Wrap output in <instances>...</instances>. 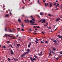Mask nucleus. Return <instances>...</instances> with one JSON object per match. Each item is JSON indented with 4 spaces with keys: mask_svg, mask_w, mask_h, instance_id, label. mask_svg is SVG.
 <instances>
[{
    "mask_svg": "<svg viewBox=\"0 0 62 62\" xmlns=\"http://www.w3.org/2000/svg\"><path fill=\"white\" fill-rule=\"evenodd\" d=\"M37 2H38V3H39V0H38V1Z\"/></svg>",
    "mask_w": 62,
    "mask_h": 62,
    "instance_id": "obj_53",
    "label": "nucleus"
},
{
    "mask_svg": "<svg viewBox=\"0 0 62 62\" xmlns=\"http://www.w3.org/2000/svg\"><path fill=\"white\" fill-rule=\"evenodd\" d=\"M24 21H25V22H26V23H29V20L28 19H27V20H25Z\"/></svg>",
    "mask_w": 62,
    "mask_h": 62,
    "instance_id": "obj_6",
    "label": "nucleus"
},
{
    "mask_svg": "<svg viewBox=\"0 0 62 62\" xmlns=\"http://www.w3.org/2000/svg\"><path fill=\"white\" fill-rule=\"evenodd\" d=\"M44 26H46H46H48L47 25H45V24H44Z\"/></svg>",
    "mask_w": 62,
    "mask_h": 62,
    "instance_id": "obj_34",
    "label": "nucleus"
},
{
    "mask_svg": "<svg viewBox=\"0 0 62 62\" xmlns=\"http://www.w3.org/2000/svg\"><path fill=\"white\" fill-rule=\"evenodd\" d=\"M17 47H19V46H20V44H18L17 45Z\"/></svg>",
    "mask_w": 62,
    "mask_h": 62,
    "instance_id": "obj_25",
    "label": "nucleus"
},
{
    "mask_svg": "<svg viewBox=\"0 0 62 62\" xmlns=\"http://www.w3.org/2000/svg\"><path fill=\"white\" fill-rule=\"evenodd\" d=\"M18 21L19 22H21V19H18Z\"/></svg>",
    "mask_w": 62,
    "mask_h": 62,
    "instance_id": "obj_22",
    "label": "nucleus"
},
{
    "mask_svg": "<svg viewBox=\"0 0 62 62\" xmlns=\"http://www.w3.org/2000/svg\"><path fill=\"white\" fill-rule=\"evenodd\" d=\"M40 14L41 15H44V14H43V13L42 12L40 13Z\"/></svg>",
    "mask_w": 62,
    "mask_h": 62,
    "instance_id": "obj_13",
    "label": "nucleus"
},
{
    "mask_svg": "<svg viewBox=\"0 0 62 62\" xmlns=\"http://www.w3.org/2000/svg\"><path fill=\"white\" fill-rule=\"evenodd\" d=\"M10 15H12V14H11V12H10Z\"/></svg>",
    "mask_w": 62,
    "mask_h": 62,
    "instance_id": "obj_62",
    "label": "nucleus"
},
{
    "mask_svg": "<svg viewBox=\"0 0 62 62\" xmlns=\"http://www.w3.org/2000/svg\"><path fill=\"white\" fill-rule=\"evenodd\" d=\"M18 60V59H16V61H17Z\"/></svg>",
    "mask_w": 62,
    "mask_h": 62,
    "instance_id": "obj_59",
    "label": "nucleus"
},
{
    "mask_svg": "<svg viewBox=\"0 0 62 62\" xmlns=\"http://www.w3.org/2000/svg\"><path fill=\"white\" fill-rule=\"evenodd\" d=\"M49 55H51V52H50L49 53Z\"/></svg>",
    "mask_w": 62,
    "mask_h": 62,
    "instance_id": "obj_48",
    "label": "nucleus"
},
{
    "mask_svg": "<svg viewBox=\"0 0 62 62\" xmlns=\"http://www.w3.org/2000/svg\"><path fill=\"white\" fill-rule=\"evenodd\" d=\"M31 18H32V19H33V16H31Z\"/></svg>",
    "mask_w": 62,
    "mask_h": 62,
    "instance_id": "obj_51",
    "label": "nucleus"
},
{
    "mask_svg": "<svg viewBox=\"0 0 62 62\" xmlns=\"http://www.w3.org/2000/svg\"><path fill=\"white\" fill-rule=\"evenodd\" d=\"M3 8H5V5H4V4H3Z\"/></svg>",
    "mask_w": 62,
    "mask_h": 62,
    "instance_id": "obj_44",
    "label": "nucleus"
},
{
    "mask_svg": "<svg viewBox=\"0 0 62 62\" xmlns=\"http://www.w3.org/2000/svg\"><path fill=\"white\" fill-rule=\"evenodd\" d=\"M59 53L60 54H62V51H60V52Z\"/></svg>",
    "mask_w": 62,
    "mask_h": 62,
    "instance_id": "obj_24",
    "label": "nucleus"
},
{
    "mask_svg": "<svg viewBox=\"0 0 62 62\" xmlns=\"http://www.w3.org/2000/svg\"><path fill=\"white\" fill-rule=\"evenodd\" d=\"M10 43V41H7V44H8V43Z\"/></svg>",
    "mask_w": 62,
    "mask_h": 62,
    "instance_id": "obj_21",
    "label": "nucleus"
},
{
    "mask_svg": "<svg viewBox=\"0 0 62 62\" xmlns=\"http://www.w3.org/2000/svg\"><path fill=\"white\" fill-rule=\"evenodd\" d=\"M53 51H56V48L54 47L53 48Z\"/></svg>",
    "mask_w": 62,
    "mask_h": 62,
    "instance_id": "obj_12",
    "label": "nucleus"
},
{
    "mask_svg": "<svg viewBox=\"0 0 62 62\" xmlns=\"http://www.w3.org/2000/svg\"><path fill=\"white\" fill-rule=\"evenodd\" d=\"M21 26H22L23 27H24V25H23V24H22L21 25Z\"/></svg>",
    "mask_w": 62,
    "mask_h": 62,
    "instance_id": "obj_45",
    "label": "nucleus"
},
{
    "mask_svg": "<svg viewBox=\"0 0 62 62\" xmlns=\"http://www.w3.org/2000/svg\"><path fill=\"white\" fill-rule=\"evenodd\" d=\"M7 35L8 37H10V38H11L12 39H15V38H16V37H15V36H12L8 35Z\"/></svg>",
    "mask_w": 62,
    "mask_h": 62,
    "instance_id": "obj_4",
    "label": "nucleus"
},
{
    "mask_svg": "<svg viewBox=\"0 0 62 62\" xmlns=\"http://www.w3.org/2000/svg\"><path fill=\"white\" fill-rule=\"evenodd\" d=\"M9 16V14H7L5 16V17H8Z\"/></svg>",
    "mask_w": 62,
    "mask_h": 62,
    "instance_id": "obj_15",
    "label": "nucleus"
},
{
    "mask_svg": "<svg viewBox=\"0 0 62 62\" xmlns=\"http://www.w3.org/2000/svg\"><path fill=\"white\" fill-rule=\"evenodd\" d=\"M45 43H46V44H48V41H45Z\"/></svg>",
    "mask_w": 62,
    "mask_h": 62,
    "instance_id": "obj_18",
    "label": "nucleus"
},
{
    "mask_svg": "<svg viewBox=\"0 0 62 62\" xmlns=\"http://www.w3.org/2000/svg\"><path fill=\"white\" fill-rule=\"evenodd\" d=\"M30 22L31 23H32L31 24V25H36V24H34L35 23V22H33L32 21V20H30Z\"/></svg>",
    "mask_w": 62,
    "mask_h": 62,
    "instance_id": "obj_2",
    "label": "nucleus"
},
{
    "mask_svg": "<svg viewBox=\"0 0 62 62\" xmlns=\"http://www.w3.org/2000/svg\"><path fill=\"white\" fill-rule=\"evenodd\" d=\"M20 30V28H18L17 29V30Z\"/></svg>",
    "mask_w": 62,
    "mask_h": 62,
    "instance_id": "obj_55",
    "label": "nucleus"
},
{
    "mask_svg": "<svg viewBox=\"0 0 62 62\" xmlns=\"http://www.w3.org/2000/svg\"><path fill=\"white\" fill-rule=\"evenodd\" d=\"M48 15L49 16H50V17H51V16H52V15L50 14H48Z\"/></svg>",
    "mask_w": 62,
    "mask_h": 62,
    "instance_id": "obj_30",
    "label": "nucleus"
},
{
    "mask_svg": "<svg viewBox=\"0 0 62 62\" xmlns=\"http://www.w3.org/2000/svg\"><path fill=\"white\" fill-rule=\"evenodd\" d=\"M31 43H31V42L30 43V44H30V45H32V44H31Z\"/></svg>",
    "mask_w": 62,
    "mask_h": 62,
    "instance_id": "obj_57",
    "label": "nucleus"
},
{
    "mask_svg": "<svg viewBox=\"0 0 62 62\" xmlns=\"http://www.w3.org/2000/svg\"><path fill=\"white\" fill-rule=\"evenodd\" d=\"M5 31H7V28L6 27L5 28Z\"/></svg>",
    "mask_w": 62,
    "mask_h": 62,
    "instance_id": "obj_20",
    "label": "nucleus"
},
{
    "mask_svg": "<svg viewBox=\"0 0 62 62\" xmlns=\"http://www.w3.org/2000/svg\"><path fill=\"white\" fill-rule=\"evenodd\" d=\"M35 30L36 31H38V29H35Z\"/></svg>",
    "mask_w": 62,
    "mask_h": 62,
    "instance_id": "obj_58",
    "label": "nucleus"
},
{
    "mask_svg": "<svg viewBox=\"0 0 62 62\" xmlns=\"http://www.w3.org/2000/svg\"><path fill=\"white\" fill-rule=\"evenodd\" d=\"M10 45V46L11 47V48H13V46H12V45Z\"/></svg>",
    "mask_w": 62,
    "mask_h": 62,
    "instance_id": "obj_27",
    "label": "nucleus"
},
{
    "mask_svg": "<svg viewBox=\"0 0 62 62\" xmlns=\"http://www.w3.org/2000/svg\"><path fill=\"white\" fill-rule=\"evenodd\" d=\"M34 56L35 58H37V57H38L37 56H36L35 55H34Z\"/></svg>",
    "mask_w": 62,
    "mask_h": 62,
    "instance_id": "obj_49",
    "label": "nucleus"
},
{
    "mask_svg": "<svg viewBox=\"0 0 62 62\" xmlns=\"http://www.w3.org/2000/svg\"><path fill=\"white\" fill-rule=\"evenodd\" d=\"M8 61H10V59H9V58H8Z\"/></svg>",
    "mask_w": 62,
    "mask_h": 62,
    "instance_id": "obj_28",
    "label": "nucleus"
},
{
    "mask_svg": "<svg viewBox=\"0 0 62 62\" xmlns=\"http://www.w3.org/2000/svg\"><path fill=\"white\" fill-rule=\"evenodd\" d=\"M56 2H55L54 4V5H55V6H56V8H57V7H59V5L58 3H57V5H56Z\"/></svg>",
    "mask_w": 62,
    "mask_h": 62,
    "instance_id": "obj_3",
    "label": "nucleus"
},
{
    "mask_svg": "<svg viewBox=\"0 0 62 62\" xmlns=\"http://www.w3.org/2000/svg\"><path fill=\"white\" fill-rule=\"evenodd\" d=\"M28 46L29 47H30V45H28Z\"/></svg>",
    "mask_w": 62,
    "mask_h": 62,
    "instance_id": "obj_43",
    "label": "nucleus"
},
{
    "mask_svg": "<svg viewBox=\"0 0 62 62\" xmlns=\"http://www.w3.org/2000/svg\"><path fill=\"white\" fill-rule=\"evenodd\" d=\"M8 34H5L6 37H7V36H8Z\"/></svg>",
    "mask_w": 62,
    "mask_h": 62,
    "instance_id": "obj_47",
    "label": "nucleus"
},
{
    "mask_svg": "<svg viewBox=\"0 0 62 62\" xmlns=\"http://www.w3.org/2000/svg\"><path fill=\"white\" fill-rule=\"evenodd\" d=\"M36 60V58H33V61H35V60Z\"/></svg>",
    "mask_w": 62,
    "mask_h": 62,
    "instance_id": "obj_29",
    "label": "nucleus"
},
{
    "mask_svg": "<svg viewBox=\"0 0 62 62\" xmlns=\"http://www.w3.org/2000/svg\"><path fill=\"white\" fill-rule=\"evenodd\" d=\"M25 58L26 59V58H27V56L25 57Z\"/></svg>",
    "mask_w": 62,
    "mask_h": 62,
    "instance_id": "obj_60",
    "label": "nucleus"
},
{
    "mask_svg": "<svg viewBox=\"0 0 62 62\" xmlns=\"http://www.w3.org/2000/svg\"><path fill=\"white\" fill-rule=\"evenodd\" d=\"M60 18H58L56 20V22H58V21H59L60 20Z\"/></svg>",
    "mask_w": 62,
    "mask_h": 62,
    "instance_id": "obj_7",
    "label": "nucleus"
},
{
    "mask_svg": "<svg viewBox=\"0 0 62 62\" xmlns=\"http://www.w3.org/2000/svg\"><path fill=\"white\" fill-rule=\"evenodd\" d=\"M51 53L53 54H54V52L53 51H52Z\"/></svg>",
    "mask_w": 62,
    "mask_h": 62,
    "instance_id": "obj_19",
    "label": "nucleus"
},
{
    "mask_svg": "<svg viewBox=\"0 0 62 62\" xmlns=\"http://www.w3.org/2000/svg\"><path fill=\"white\" fill-rule=\"evenodd\" d=\"M38 3L39 4H40V5H41V3H40L39 2Z\"/></svg>",
    "mask_w": 62,
    "mask_h": 62,
    "instance_id": "obj_56",
    "label": "nucleus"
},
{
    "mask_svg": "<svg viewBox=\"0 0 62 62\" xmlns=\"http://www.w3.org/2000/svg\"><path fill=\"white\" fill-rule=\"evenodd\" d=\"M41 43H42L44 44V42L42 41H41Z\"/></svg>",
    "mask_w": 62,
    "mask_h": 62,
    "instance_id": "obj_40",
    "label": "nucleus"
},
{
    "mask_svg": "<svg viewBox=\"0 0 62 62\" xmlns=\"http://www.w3.org/2000/svg\"><path fill=\"white\" fill-rule=\"evenodd\" d=\"M13 59H14V60H15V61H16V59H15V58L13 57Z\"/></svg>",
    "mask_w": 62,
    "mask_h": 62,
    "instance_id": "obj_31",
    "label": "nucleus"
},
{
    "mask_svg": "<svg viewBox=\"0 0 62 62\" xmlns=\"http://www.w3.org/2000/svg\"><path fill=\"white\" fill-rule=\"evenodd\" d=\"M33 34H37V33H33Z\"/></svg>",
    "mask_w": 62,
    "mask_h": 62,
    "instance_id": "obj_46",
    "label": "nucleus"
},
{
    "mask_svg": "<svg viewBox=\"0 0 62 62\" xmlns=\"http://www.w3.org/2000/svg\"><path fill=\"white\" fill-rule=\"evenodd\" d=\"M59 58H56V60H58Z\"/></svg>",
    "mask_w": 62,
    "mask_h": 62,
    "instance_id": "obj_50",
    "label": "nucleus"
},
{
    "mask_svg": "<svg viewBox=\"0 0 62 62\" xmlns=\"http://www.w3.org/2000/svg\"><path fill=\"white\" fill-rule=\"evenodd\" d=\"M32 20L33 21H32V22H35V19L34 18H32Z\"/></svg>",
    "mask_w": 62,
    "mask_h": 62,
    "instance_id": "obj_16",
    "label": "nucleus"
},
{
    "mask_svg": "<svg viewBox=\"0 0 62 62\" xmlns=\"http://www.w3.org/2000/svg\"><path fill=\"white\" fill-rule=\"evenodd\" d=\"M11 54L13 55V54H14L13 52V51H12V50H11Z\"/></svg>",
    "mask_w": 62,
    "mask_h": 62,
    "instance_id": "obj_9",
    "label": "nucleus"
},
{
    "mask_svg": "<svg viewBox=\"0 0 62 62\" xmlns=\"http://www.w3.org/2000/svg\"><path fill=\"white\" fill-rule=\"evenodd\" d=\"M57 36L58 37H59V38H60V39H62V36H61V35H58Z\"/></svg>",
    "mask_w": 62,
    "mask_h": 62,
    "instance_id": "obj_8",
    "label": "nucleus"
},
{
    "mask_svg": "<svg viewBox=\"0 0 62 62\" xmlns=\"http://www.w3.org/2000/svg\"><path fill=\"white\" fill-rule=\"evenodd\" d=\"M22 1L23 2V4H24L25 3H24V1H23V0H22Z\"/></svg>",
    "mask_w": 62,
    "mask_h": 62,
    "instance_id": "obj_38",
    "label": "nucleus"
},
{
    "mask_svg": "<svg viewBox=\"0 0 62 62\" xmlns=\"http://www.w3.org/2000/svg\"><path fill=\"white\" fill-rule=\"evenodd\" d=\"M46 25H48V23L47 22L46 23Z\"/></svg>",
    "mask_w": 62,
    "mask_h": 62,
    "instance_id": "obj_54",
    "label": "nucleus"
},
{
    "mask_svg": "<svg viewBox=\"0 0 62 62\" xmlns=\"http://www.w3.org/2000/svg\"><path fill=\"white\" fill-rule=\"evenodd\" d=\"M41 33H42V34H44V32H43V31H42Z\"/></svg>",
    "mask_w": 62,
    "mask_h": 62,
    "instance_id": "obj_52",
    "label": "nucleus"
},
{
    "mask_svg": "<svg viewBox=\"0 0 62 62\" xmlns=\"http://www.w3.org/2000/svg\"><path fill=\"white\" fill-rule=\"evenodd\" d=\"M61 8H62V5H61Z\"/></svg>",
    "mask_w": 62,
    "mask_h": 62,
    "instance_id": "obj_61",
    "label": "nucleus"
},
{
    "mask_svg": "<svg viewBox=\"0 0 62 62\" xmlns=\"http://www.w3.org/2000/svg\"><path fill=\"white\" fill-rule=\"evenodd\" d=\"M26 51H28L25 52L23 53V54L21 56V57H23L25 55H26V54H28L29 53V52L30 51V49H27L26 50Z\"/></svg>",
    "mask_w": 62,
    "mask_h": 62,
    "instance_id": "obj_1",
    "label": "nucleus"
},
{
    "mask_svg": "<svg viewBox=\"0 0 62 62\" xmlns=\"http://www.w3.org/2000/svg\"><path fill=\"white\" fill-rule=\"evenodd\" d=\"M37 27L38 28H40V27H39V26H37Z\"/></svg>",
    "mask_w": 62,
    "mask_h": 62,
    "instance_id": "obj_33",
    "label": "nucleus"
},
{
    "mask_svg": "<svg viewBox=\"0 0 62 62\" xmlns=\"http://www.w3.org/2000/svg\"><path fill=\"white\" fill-rule=\"evenodd\" d=\"M43 21H42V23H46V20L44 19H43L42 20Z\"/></svg>",
    "mask_w": 62,
    "mask_h": 62,
    "instance_id": "obj_5",
    "label": "nucleus"
},
{
    "mask_svg": "<svg viewBox=\"0 0 62 62\" xmlns=\"http://www.w3.org/2000/svg\"><path fill=\"white\" fill-rule=\"evenodd\" d=\"M35 42L36 43V44H37V43H38V42L37 41V40L35 41Z\"/></svg>",
    "mask_w": 62,
    "mask_h": 62,
    "instance_id": "obj_23",
    "label": "nucleus"
},
{
    "mask_svg": "<svg viewBox=\"0 0 62 62\" xmlns=\"http://www.w3.org/2000/svg\"><path fill=\"white\" fill-rule=\"evenodd\" d=\"M3 48H6V46H3L2 47Z\"/></svg>",
    "mask_w": 62,
    "mask_h": 62,
    "instance_id": "obj_26",
    "label": "nucleus"
},
{
    "mask_svg": "<svg viewBox=\"0 0 62 62\" xmlns=\"http://www.w3.org/2000/svg\"><path fill=\"white\" fill-rule=\"evenodd\" d=\"M35 39H36V41H39V40H38V39H37V38H36Z\"/></svg>",
    "mask_w": 62,
    "mask_h": 62,
    "instance_id": "obj_35",
    "label": "nucleus"
},
{
    "mask_svg": "<svg viewBox=\"0 0 62 62\" xmlns=\"http://www.w3.org/2000/svg\"><path fill=\"white\" fill-rule=\"evenodd\" d=\"M45 7H47V4H46V3H45Z\"/></svg>",
    "mask_w": 62,
    "mask_h": 62,
    "instance_id": "obj_36",
    "label": "nucleus"
},
{
    "mask_svg": "<svg viewBox=\"0 0 62 62\" xmlns=\"http://www.w3.org/2000/svg\"><path fill=\"white\" fill-rule=\"evenodd\" d=\"M54 42L55 43V44H57V42L56 40H54Z\"/></svg>",
    "mask_w": 62,
    "mask_h": 62,
    "instance_id": "obj_17",
    "label": "nucleus"
},
{
    "mask_svg": "<svg viewBox=\"0 0 62 62\" xmlns=\"http://www.w3.org/2000/svg\"><path fill=\"white\" fill-rule=\"evenodd\" d=\"M9 32H10L11 33H12V32H13V31H12L10 29H9Z\"/></svg>",
    "mask_w": 62,
    "mask_h": 62,
    "instance_id": "obj_14",
    "label": "nucleus"
},
{
    "mask_svg": "<svg viewBox=\"0 0 62 62\" xmlns=\"http://www.w3.org/2000/svg\"><path fill=\"white\" fill-rule=\"evenodd\" d=\"M20 31H24V29H23V28H22V30H20Z\"/></svg>",
    "mask_w": 62,
    "mask_h": 62,
    "instance_id": "obj_32",
    "label": "nucleus"
},
{
    "mask_svg": "<svg viewBox=\"0 0 62 62\" xmlns=\"http://www.w3.org/2000/svg\"><path fill=\"white\" fill-rule=\"evenodd\" d=\"M42 54V52L41 51L40 52V53L39 54H38V55H39V56H41V54Z\"/></svg>",
    "mask_w": 62,
    "mask_h": 62,
    "instance_id": "obj_10",
    "label": "nucleus"
},
{
    "mask_svg": "<svg viewBox=\"0 0 62 62\" xmlns=\"http://www.w3.org/2000/svg\"><path fill=\"white\" fill-rule=\"evenodd\" d=\"M51 39L52 40V41H53V42H54V39Z\"/></svg>",
    "mask_w": 62,
    "mask_h": 62,
    "instance_id": "obj_37",
    "label": "nucleus"
},
{
    "mask_svg": "<svg viewBox=\"0 0 62 62\" xmlns=\"http://www.w3.org/2000/svg\"><path fill=\"white\" fill-rule=\"evenodd\" d=\"M47 28H48V29H51V28L50 27H49V28L48 27Z\"/></svg>",
    "mask_w": 62,
    "mask_h": 62,
    "instance_id": "obj_42",
    "label": "nucleus"
},
{
    "mask_svg": "<svg viewBox=\"0 0 62 62\" xmlns=\"http://www.w3.org/2000/svg\"><path fill=\"white\" fill-rule=\"evenodd\" d=\"M29 31H31V32L32 31L31 29H29Z\"/></svg>",
    "mask_w": 62,
    "mask_h": 62,
    "instance_id": "obj_41",
    "label": "nucleus"
},
{
    "mask_svg": "<svg viewBox=\"0 0 62 62\" xmlns=\"http://www.w3.org/2000/svg\"><path fill=\"white\" fill-rule=\"evenodd\" d=\"M22 17H24V15H22Z\"/></svg>",
    "mask_w": 62,
    "mask_h": 62,
    "instance_id": "obj_64",
    "label": "nucleus"
},
{
    "mask_svg": "<svg viewBox=\"0 0 62 62\" xmlns=\"http://www.w3.org/2000/svg\"><path fill=\"white\" fill-rule=\"evenodd\" d=\"M9 47H10V46H8V48H9Z\"/></svg>",
    "mask_w": 62,
    "mask_h": 62,
    "instance_id": "obj_63",
    "label": "nucleus"
},
{
    "mask_svg": "<svg viewBox=\"0 0 62 62\" xmlns=\"http://www.w3.org/2000/svg\"><path fill=\"white\" fill-rule=\"evenodd\" d=\"M50 7H52V4H51L50 5Z\"/></svg>",
    "mask_w": 62,
    "mask_h": 62,
    "instance_id": "obj_39",
    "label": "nucleus"
},
{
    "mask_svg": "<svg viewBox=\"0 0 62 62\" xmlns=\"http://www.w3.org/2000/svg\"><path fill=\"white\" fill-rule=\"evenodd\" d=\"M30 58V60H31V61L32 62H33V58H32V57H31Z\"/></svg>",
    "mask_w": 62,
    "mask_h": 62,
    "instance_id": "obj_11",
    "label": "nucleus"
}]
</instances>
